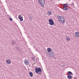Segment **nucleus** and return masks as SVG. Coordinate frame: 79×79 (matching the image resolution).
Returning a JSON list of instances; mask_svg holds the SVG:
<instances>
[{
    "mask_svg": "<svg viewBox=\"0 0 79 79\" xmlns=\"http://www.w3.org/2000/svg\"><path fill=\"white\" fill-rule=\"evenodd\" d=\"M37 1L42 7H44V5H45V1L44 0H37Z\"/></svg>",
    "mask_w": 79,
    "mask_h": 79,
    "instance_id": "obj_2",
    "label": "nucleus"
},
{
    "mask_svg": "<svg viewBox=\"0 0 79 79\" xmlns=\"http://www.w3.org/2000/svg\"><path fill=\"white\" fill-rule=\"evenodd\" d=\"M25 1H26V0H24Z\"/></svg>",
    "mask_w": 79,
    "mask_h": 79,
    "instance_id": "obj_26",
    "label": "nucleus"
},
{
    "mask_svg": "<svg viewBox=\"0 0 79 79\" xmlns=\"http://www.w3.org/2000/svg\"><path fill=\"white\" fill-rule=\"evenodd\" d=\"M48 21L50 25L52 26V25H53V24H54V22L53 21V19H50Z\"/></svg>",
    "mask_w": 79,
    "mask_h": 79,
    "instance_id": "obj_5",
    "label": "nucleus"
},
{
    "mask_svg": "<svg viewBox=\"0 0 79 79\" xmlns=\"http://www.w3.org/2000/svg\"><path fill=\"white\" fill-rule=\"evenodd\" d=\"M32 19V16H30V17L29 18V19H30V20H31V19Z\"/></svg>",
    "mask_w": 79,
    "mask_h": 79,
    "instance_id": "obj_18",
    "label": "nucleus"
},
{
    "mask_svg": "<svg viewBox=\"0 0 79 79\" xmlns=\"http://www.w3.org/2000/svg\"><path fill=\"white\" fill-rule=\"evenodd\" d=\"M62 5H63L64 6H65L63 8V10H64L65 11L68 10V7H67L68 6V4H62Z\"/></svg>",
    "mask_w": 79,
    "mask_h": 79,
    "instance_id": "obj_3",
    "label": "nucleus"
},
{
    "mask_svg": "<svg viewBox=\"0 0 79 79\" xmlns=\"http://www.w3.org/2000/svg\"><path fill=\"white\" fill-rule=\"evenodd\" d=\"M32 60H35V58H34V57H33V58H32Z\"/></svg>",
    "mask_w": 79,
    "mask_h": 79,
    "instance_id": "obj_22",
    "label": "nucleus"
},
{
    "mask_svg": "<svg viewBox=\"0 0 79 79\" xmlns=\"http://www.w3.org/2000/svg\"><path fill=\"white\" fill-rule=\"evenodd\" d=\"M66 39L68 41H70V38H69V37H66Z\"/></svg>",
    "mask_w": 79,
    "mask_h": 79,
    "instance_id": "obj_16",
    "label": "nucleus"
},
{
    "mask_svg": "<svg viewBox=\"0 0 79 79\" xmlns=\"http://www.w3.org/2000/svg\"><path fill=\"white\" fill-rule=\"evenodd\" d=\"M67 77L69 79H71L73 77H72V76L70 75H68L67 76Z\"/></svg>",
    "mask_w": 79,
    "mask_h": 79,
    "instance_id": "obj_10",
    "label": "nucleus"
},
{
    "mask_svg": "<svg viewBox=\"0 0 79 79\" xmlns=\"http://www.w3.org/2000/svg\"><path fill=\"white\" fill-rule=\"evenodd\" d=\"M57 18H58L59 22H60V23H62V24H64V22H65V19L64 18V17L63 16L58 15L57 16Z\"/></svg>",
    "mask_w": 79,
    "mask_h": 79,
    "instance_id": "obj_1",
    "label": "nucleus"
},
{
    "mask_svg": "<svg viewBox=\"0 0 79 79\" xmlns=\"http://www.w3.org/2000/svg\"><path fill=\"white\" fill-rule=\"evenodd\" d=\"M74 79H77V78H74Z\"/></svg>",
    "mask_w": 79,
    "mask_h": 79,
    "instance_id": "obj_24",
    "label": "nucleus"
},
{
    "mask_svg": "<svg viewBox=\"0 0 79 79\" xmlns=\"http://www.w3.org/2000/svg\"><path fill=\"white\" fill-rule=\"evenodd\" d=\"M18 18L19 19L21 18V16L19 15H18Z\"/></svg>",
    "mask_w": 79,
    "mask_h": 79,
    "instance_id": "obj_20",
    "label": "nucleus"
},
{
    "mask_svg": "<svg viewBox=\"0 0 79 79\" xmlns=\"http://www.w3.org/2000/svg\"><path fill=\"white\" fill-rule=\"evenodd\" d=\"M72 5H74V3L73 2V3Z\"/></svg>",
    "mask_w": 79,
    "mask_h": 79,
    "instance_id": "obj_25",
    "label": "nucleus"
},
{
    "mask_svg": "<svg viewBox=\"0 0 79 79\" xmlns=\"http://www.w3.org/2000/svg\"><path fill=\"white\" fill-rule=\"evenodd\" d=\"M9 20H10V21H13V19L11 18H10L9 19Z\"/></svg>",
    "mask_w": 79,
    "mask_h": 79,
    "instance_id": "obj_19",
    "label": "nucleus"
},
{
    "mask_svg": "<svg viewBox=\"0 0 79 79\" xmlns=\"http://www.w3.org/2000/svg\"><path fill=\"white\" fill-rule=\"evenodd\" d=\"M48 14L49 15H52V12L48 11Z\"/></svg>",
    "mask_w": 79,
    "mask_h": 79,
    "instance_id": "obj_15",
    "label": "nucleus"
},
{
    "mask_svg": "<svg viewBox=\"0 0 79 79\" xmlns=\"http://www.w3.org/2000/svg\"><path fill=\"white\" fill-rule=\"evenodd\" d=\"M16 49V50H19V48H17Z\"/></svg>",
    "mask_w": 79,
    "mask_h": 79,
    "instance_id": "obj_21",
    "label": "nucleus"
},
{
    "mask_svg": "<svg viewBox=\"0 0 79 79\" xmlns=\"http://www.w3.org/2000/svg\"><path fill=\"white\" fill-rule=\"evenodd\" d=\"M24 63L26 65H29V62L28 61V60L25 59L24 60Z\"/></svg>",
    "mask_w": 79,
    "mask_h": 79,
    "instance_id": "obj_6",
    "label": "nucleus"
},
{
    "mask_svg": "<svg viewBox=\"0 0 79 79\" xmlns=\"http://www.w3.org/2000/svg\"><path fill=\"white\" fill-rule=\"evenodd\" d=\"M29 74L30 77H32L33 76V73L31 72H30Z\"/></svg>",
    "mask_w": 79,
    "mask_h": 79,
    "instance_id": "obj_11",
    "label": "nucleus"
},
{
    "mask_svg": "<svg viewBox=\"0 0 79 79\" xmlns=\"http://www.w3.org/2000/svg\"><path fill=\"white\" fill-rule=\"evenodd\" d=\"M23 17L20 18V21H23Z\"/></svg>",
    "mask_w": 79,
    "mask_h": 79,
    "instance_id": "obj_17",
    "label": "nucleus"
},
{
    "mask_svg": "<svg viewBox=\"0 0 79 79\" xmlns=\"http://www.w3.org/2000/svg\"><path fill=\"white\" fill-rule=\"evenodd\" d=\"M74 35L76 37H79V32L78 31H77L75 32L74 33Z\"/></svg>",
    "mask_w": 79,
    "mask_h": 79,
    "instance_id": "obj_7",
    "label": "nucleus"
},
{
    "mask_svg": "<svg viewBox=\"0 0 79 79\" xmlns=\"http://www.w3.org/2000/svg\"><path fill=\"white\" fill-rule=\"evenodd\" d=\"M37 74H38V75H40V73H38Z\"/></svg>",
    "mask_w": 79,
    "mask_h": 79,
    "instance_id": "obj_23",
    "label": "nucleus"
},
{
    "mask_svg": "<svg viewBox=\"0 0 79 79\" xmlns=\"http://www.w3.org/2000/svg\"><path fill=\"white\" fill-rule=\"evenodd\" d=\"M11 44H12V45H15V44H16V42H15V41H12Z\"/></svg>",
    "mask_w": 79,
    "mask_h": 79,
    "instance_id": "obj_12",
    "label": "nucleus"
},
{
    "mask_svg": "<svg viewBox=\"0 0 79 79\" xmlns=\"http://www.w3.org/2000/svg\"><path fill=\"white\" fill-rule=\"evenodd\" d=\"M51 1H52V0H51Z\"/></svg>",
    "mask_w": 79,
    "mask_h": 79,
    "instance_id": "obj_27",
    "label": "nucleus"
},
{
    "mask_svg": "<svg viewBox=\"0 0 79 79\" xmlns=\"http://www.w3.org/2000/svg\"><path fill=\"white\" fill-rule=\"evenodd\" d=\"M35 69L36 73H38L39 72H41V71H42V70L41 69V68H39L38 69H36V68H35Z\"/></svg>",
    "mask_w": 79,
    "mask_h": 79,
    "instance_id": "obj_4",
    "label": "nucleus"
},
{
    "mask_svg": "<svg viewBox=\"0 0 79 79\" xmlns=\"http://www.w3.org/2000/svg\"><path fill=\"white\" fill-rule=\"evenodd\" d=\"M68 74L70 75H72L73 74V73L71 71H69L68 72Z\"/></svg>",
    "mask_w": 79,
    "mask_h": 79,
    "instance_id": "obj_13",
    "label": "nucleus"
},
{
    "mask_svg": "<svg viewBox=\"0 0 79 79\" xmlns=\"http://www.w3.org/2000/svg\"><path fill=\"white\" fill-rule=\"evenodd\" d=\"M47 50L48 52H51V49L50 48H48L47 49Z\"/></svg>",
    "mask_w": 79,
    "mask_h": 79,
    "instance_id": "obj_14",
    "label": "nucleus"
},
{
    "mask_svg": "<svg viewBox=\"0 0 79 79\" xmlns=\"http://www.w3.org/2000/svg\"><path fill=\"white\" fill-rule=\"evenodd\" d=\"M55 52L53 51H51V53L52 56H55Z\"/></svg>",
    "mask_w": 79,
    "mask_h": 79,
    "instance_id": "obj_9",
    "label": "nucleus"
},
{
    "mask_svg": "<svg viewBox=\"0 0 79 79\" xmlns=\"http://www.w3.org/2000/svg\"><path fill=\"white\" fill-rule=\"evenodd\" d=\"M6 62L7 64H10L11 61L9 60H6Z\"/></svg>",
    "mask_w": 79,
    "mask_h": 79,
    "instance_id": "obj_8",
    "label": "nucleus"
}]
</instances>
